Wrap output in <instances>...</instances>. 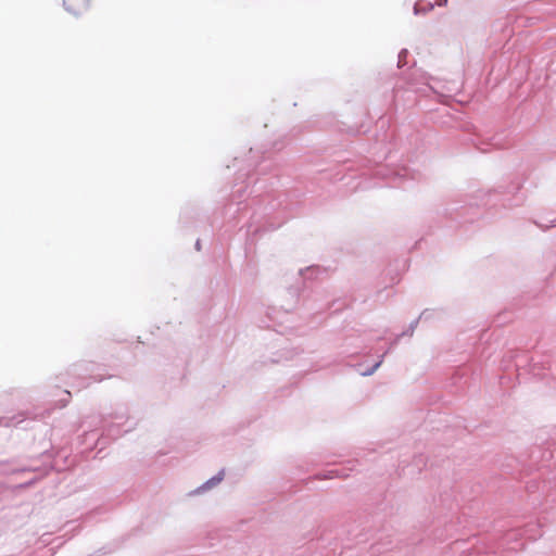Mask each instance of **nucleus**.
Returning a JSON list of instances; mask_svg holds the SVG:
<instances>
[{"label":"nucleus","instance_id":"20","mask_svg":"<svg viewBox=\"0 0 556 556\" xmlns=\"http://www.w3.org/2000/svg\"><path fill=\"white\" fill-rule=\"evenodd\" d=\"M488 146L501 147V142L498 140H495V138H493L492 142L488 143Z\"/></svg>","mask_w":556,"mask_h":556},{"label":"nucleus","instance_id":"5","mask_svg":"<svg viewBox=\"0 0 556 556\" xmlns=\"http://www.w3.org/2000/svg\"><path fill=\"white\" fill-rule=\"evenodd\" d=\"M521 188H522L521 180L514 181V182H511V185L509 187H507V190L505 192L507 194L513 195V201H514V203H509L508 206H518L523 203L525 197L517 194Z\"/></svg>","mask_w":556,"mask_h":556},{"label":"nucleus","instance_id":"19","mask_svg":"<svg viewBox=\"0 0 556 556\" xmlns=\"http://www.w3.org/2000/svg\"><path fill=\"white\" fill-rule=\"evenodd\" d=\"M64 394H65L66 397L60 400V402L62 403L61 404L62 407L65 406L68 403L70 397H71V393L68 391H64Z\"/></svg>","mask_w":556,"mask_h":556},{"label":"nucleus","instance_id":"6","mask_svg":"<svg viewBox=\"0 0 556 556\" xmlns=\"http://www.w3.org/2000/svg\"><path fill=\"white\" fill-rule=\"evenodd\" d=\"M262 215L260 213H257L256 211L253 212L252 216H251V220L247 224V233L248 235H257L262 229L263 227L261 226V219H262Z\"/></svg>","mask_w":556,"mask_h":556},{"label":"nucleus","instance_id":"3","mask_svg":"<svg viewBox=\"0 0 556 556\" xmlns=\"http://www.w3.org/2000/svg\"><path fill=\"white\" fill-rule=\"evenodd\" d=\"M89 365L90 364L88 363L76 364L70 370L71 375L81 380L77 383L78 388H86L91 382H100L103 380V377H97L91 375L87 376V372L89 371Z\"/></svg>","mask_w":556,"mask_h":556},{"label":"nucleus","instance_id":"13","mask_svg":"<svg viewBox=\"0 0 556 556\" xmlns=\"http://www.w3.org/2000/svg\"><path fill=\"white\" fill-rule=\"evenodd\" d=\"M300 275L304 277V279H307V278H313L315 277L317 274L320 273V269L318 266H309L305 269H300Z\"/></svg>","mask_w":556,"mask_h":556},{"label":"nucleus","instance_id":"1","mask_svg":"<svg viewBox=\"0 0 556 556\" xmlns=\"http://www.w3.org/2000/svg\"><path fill=\"white\" fill-rule=\"evenodd\" d=\"M101 424V438L98 439L97 445L100 444V441L109 439H116L124 433L129 432L134 429L135 422H131L129 426V412L128 407L124 404H121L115 407V409L106 416H101L98 418Z\"/></svg>","mask_w":556,"mask_h":556},{"label":"nucleus","instance_id":"7","mask_svg":"<svg viewBox=\"0 0 556 556\" xmlns=\"http://www.w3.org/2000/svg\"><path fill=\"white\" fill-rule=\"evenodd\" d=\"M223 479H224V470H220L215 476H213L207 481H205L203 484H201L194 491V493H202V492H204L206 490H210V489L216 486Z\"/></svg>","mask_w":556,"mask_h":556},{"label":"nucleus","instance_id":"4","mask_svg":"<svg viewBox=\"0 0 556 556\" xmlns=\"http://www.w3.org/2000/svg\"><path fill=\"white\" fill-rule=\"evenodd\" d=\"M63 5L68 13L78 16L89 9L90 0H63Z\"/></svg>","mask_w":556,"mask_h":556},{"label":"nucleus","instance_id":"17","mask_svg":"<svg viewBox=\"0 0 556 556\" xmlns=\"http://www.w3.org/2000/svg\"><path fill=\"white\" fill-rule=\"evenodd\" d=\"M432 8H433V5H432V4H429V7H428L427 9H422V10H421V9L419 8V5L416 3V4L414 5V14H415V15H418V14H420L421 12H426V11H428V10H431Z\"/></svg>","mask_w":556,"mask_h":556},{"label":"nucleus","instance_id":"26","mask_svg":"<svg viewBox=\"0 0 556 556\" xmlns=\"http://www.w3.org/2000/svg\"><path fill=\"white\" fill-rule=\"evenodd\" d=\"M430 89H432L434 92H437V90L433 86H430Z\"/></svg>","mask_w":556,"mask_h":556},{"label":"nucleus","instance_id":"15","mask_svg":"<svg viewBox=\"0 0 556 556\" xmlns=\"http://www.w3.org/2000/svg\"><path fill=\"white\" fill-rule=\"evenodd\" d=\"M401 338H403V336L397 334L390 343V346L388 348V350L382 354V355H387L401 340Z\"/></svg>","mask_w":556,"mask_h":556},{"label":"nucleus","instance_id":"16","mask_svg":"<svg viewBox=\"0 0 556 556\" xmlns=\"http://www.w3.org/2000/svg\"><path fill=\"white\" fill-rule=\"evenodd\" d=\"M288 293L294 299V303L298 302L299 300V289L298 288H293L291 287L289 290H288Z\"/></svg>","mask_w":556,"mask_h":556},{"label":"nucleus","instance_id":"22","mask_svg":"<svg viewBox=\"0 0 556 556\" xmlns=\"http://www.w3.org/2000/svg\"><path fill=\"white\" fill-rule=\"evenodd\" d=\"M478 149H479L481 152H488V151H489V148H486V147H478Z\"/></svg>","mask_w":556,"mask_h":556},{"label":"nucleus","instance_id":"8","mask_svg":"<svg viewBox=\"0 0 556 556\" xmlns=\"http://www.w3.org/2000/svg\"><path fill=\"white\" fill-rule=\"evenodd\" d=\"M24 420H26V417H24V414L14 415L11 417H2V418H0V426H4V427L14 426L15 427V426L20 425L21 422H23Z\"/></svg>","mask_w":556,"mask_h":556},{"label":"nucleus","instance_id":"14","mask_svg":"<svg viewBox=\"0 0 556 556\" xmlns=\"http://www.w3.org/2000/svg\"><path fill=\"white\" fill-rule=\"evenodd\" d=\"M407 55H408V51L406 49H402L399 52V55H397V66L399 67H402L406 64Z\"/></svg>","mask_w":556,"mask_h":556},{"label":"nucleus","instance_id":"10","mask_svg":"<svg viewBox=\"0 0 556 556\" xmlns=\"http://www.w3.org/2000/svg\"><path fill=\"white\" fill-rule=\"evenodd\" d=\"M348 476H349L348 469L344 466H342V467L333 468V469L326 471V473L323 476V478L333 479V478H338V477H348Z\"/></svg>","mask_w":556,"mask_h":556},{"label":"nucleus","instance_id":"2","mask_svg":"<svg viewBox=\"0 0 556 556\" xmlns=\"http://www.w3.org/2000/svg\"><path fill=\"white\" fill-rule=\"evenodd\" d=\"M52 469L61 470V468L58 467L56 464L49 465V466H43L42 468L30 466V467H23V468H20V469H17V468L7 469L4 464H0V473H15V472H24V471H33V472L37 473L33 479L28 480L25 483H22L21 486H23V488L29 486V485L34 484L36 480H38L39 478L46 476Z\"/></svg>","mask_w":556,"mask_h":556},{"label":"nucleus","instance_id":"9","mask_svg":"<svg viewBox=\"0 0 556 556\" xmlns=\"http://www.w3.org/2000/svg\"><path fill=\"white\" fill-rule=\"evenodd\" d=\"M429 315H430V314H429V309H425L424 312H421V314L419 315V317H418L417 319L413 320V321L408 325L407 329L401 333V336H403V337H405V336L412 337V336H413V333H414V331H415V329H416V327H417V325H418V323H419V320H420V319H427V318H429Z\"/></svg>","mask_w":556,"mask_h":556},{"label":"nucleus","instance_id":"12","mask_svg":"<svg viewBox=\"0 0 556 556\" xmlns=\"http://www.w3.org/2000/svg\"><path fill=\"white\" fill-rule=\"evenodd\" d=\"M410 178V179H416V176L414 173H412L407 167H402L400 170H397L395 174H394V177L393 179L396 180V179H405V178Z\"/></svg>","mask_w":556,"mask_h":556},{"label":"nucleus","instance_id":"27","mask_svg":"<svg viewBox=\"0 0 556 556\" xmlns=\"http://www.w3.org/2000/svg\"><path fill=\"white\" fill-rule=\"evenodd\" d=\"M446 2H447V0H444V3H446Z\"/></svg>","mask_w":556,"mask_h":556},{"label":"nucleus","instance_id":"25","mask_svg":"<svg viewBox=\"0 0 556 556\" xmlns=\"http://www.w3.org/2000/svg\"><path fill=\"white\" fill-rule=\"evenodd\" d=\"M393 186H394V187H400V186H401V184H396V182H394V184H393Z\"/></svg>","mask_w":556,"mask_h":556},{"label":"nucleus","instance_id":"23","mask_svg":"<svg viewBox=\"0 0 556 556\" xmlns=\"http://www.w3.org/2000/svg\"><path fill=\"white\" fill-rule=\"evenodd\" d=\"M241 191H243V190H242V188H239V189L236 191L237 193H239L238 199H240V198L242 197Z\"/></svg>","mask_w":556,"mask_h":556},{"label":"nucleus","instance_id":"11","mask_svg":"<svg viewBox=\"0 0 556 556\" xmlns=\"http://www.w3.org/2000/svg\"><path fill=\"white\" fill-rule=\"evenodd\" d=\"M384 355H380L379 359L371 366L366 367V369H359V374L364 377L372 375L382 364Z\"/></svg>","mask_w":556,"mask_h":556},{"label":"nucleus","instance_id":"21","mask_svg":"<svg viewBox=\"0 0 556 556\" xmlns=\"http://www.w3.org/2000/svg\"><path fill=\"white\" fill-rule=\"evenodd\" d=\"M195 249H197L198 251H200V250H201V241H200V239H198V240L195 241Z\"/></svg>","mask_w":556,"mask_h":556},{"label":"nucleus","instance_id":"24","mask_svg":"<svg viewBox=\"0 0 556 556\" xmlns=\"http://www.w3.org/2000/svg\"><path fill=\"white\" fill-rule=\"evenodd\" d=\"M292 308H293L292 306H289V307H286L285 309L288 312V311H290Z\"/></svg>","mask_w":556,"mask_h":556},{"label":"nucleus","instance_id":"18","mask_svg":"<svg viewBox=\"0 0 556 556\" xmlns=\"http://www.w3.org/2000/svg\"><path fill=\"white\" fill-rule=\"evenodd\" d=\"M535 225H536L538 227L542 228L543 230H546V229H548L549 227H554V226H556V218H555V219H553V220H551V225H545V226H543L542 224H539V223H536V222H535Z\"/></svg>","mask_w":556,"mask_h":556}]
</instances>
